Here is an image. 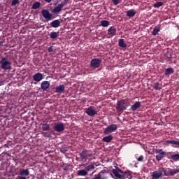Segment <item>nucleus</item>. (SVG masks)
Instances as JSON below:
<instances>
[{"instance_id": "nucleus-23", "label": "nucleus", "mask_w": 179, "mask_h": 179, "mask_svg": "<svg viewBox=\"0 0 179 179\" xmlns=\"http://www.w3.org/2000/svg\"><path fill=\"white\" fill-rule=\"evenodd\" d=\"M50 129V126L47 123L41 124V130L43 131H48Z\"/></svg>"}, {"instance_id": "nucleus-1", "label": "nucleus", "mask_w": 179, "mask_h": 179, "mask_svg": "<svg viewBox=\"0 0 179 179\" xmlns=\"http://www.w3.org/2000/svg\"><path fill=\"white\" fill-rule=\"evenodd\" d=\"M112 173L117 179H132L130 171H125L123 172L120 169L116 168V169H113Z\"/></svg>"}, {"instance_id": "nucleus-22", "label": "nucleus", "mask_w": 179, "mask_h": 179, "mask_svg": "<svg viewBox=\"0 0 179 179\" xmlns=\"http://www.w3.org/2000/svg\"><path fill=\"white\" fill-rule=\"evenodd\" d=\"M136 14V11L134 10H129L127 11V17H129V18L134 17Z\"/></svg>"}, {"instance_id": "nucleus-26", "label": "nucleus", "mask_w": 179, "mask_h": 179, "mask_svg": "<svg viewBox=\"0 0 179 179\" xmlns=\"http://www.w3.org/2000/svg\"><path fill=\"white\" fill-rule=\"evenodd\" d=\"M113 141V136H105V137H103L102 138V141L103 142H105V143H110Z\"/></svg>"}, {"instance_id": "nucleus-19", "label": "nucleus", "mask_w": 179, "mask_h": 179, "mask_svg": "<svg viewBox=\"0 0 179 179\" xmlns=\"http://www.w3.org/2000/svg\"><path fill=\"white\" fill-rule=\"evenodd\" d=\"M61 25V22L59 20H55L50 23V26L53 28H57Z\"/></svg>"}, {"instance_id": "nucleus-20", "label": "nucleus", "mask_w": 179, "mask_h": 179, "mask_svg": "<svg viewBox=\"0 0 179 179\" xmlns=\"http://www.w3.org/2000/svg\"><path fill=\"white\" fill-rule=\"evenodd\" d=\"M174 73V69L173 68H167L165 69V76L169 77L170 75H172Z\"/></svg>"}, {"instance_id": "nucleus-12", "label": "nucleus", "mask_w": 179, "mask_h": 179, "mask_svg": "<svg viewBox=\"0 0 179 179\" xmlns=\"http://www.w3.org/2000/svg\"><path fill=\"white\" fill-rule=\"evenodd\" d=\"M85 113L90 117H94L97 115V111L94 110V107L90 106L85 110Z\"/></svg>"}, {"instance_id": "nucleus-35", "label": "nucleus", "mask_w": 179, "mask_h": 179, "mask_svg": "<svg viewBox=\"0 0 179 179\" xmlns=\"http://www.w3.org/2000/svg\"><path fill=\"white\" fill-rule=\"evenodd\" d=\"M153 89L155 90H161V87H159V83H154Z\"/></svg>"}, {"instance_id": "nucleus-48", "label": "nucleus", "mask_w": 179, "mask_h": 179, "mask_svg": "<svg viewBox=\"0 0 179 179\" xmlns=\"http://www.w3.org/2000/svg\"><path fill=\"white\" fill-rule=\"evenodd\" d=\"M45 2H47L48 3H50L51 1H52V0H44Z\"/></svg>"}, {"instance_id": "nucleus-28", "label": "nucleus", "mask_w": 179, "mask_h": 179, "mask_svg": "<svg viewBox=\"0 0 179 179\" xmlns=\"http://www.w3.org/2000/svg\"><path fill=\"white\" fill-rule=\"evenodd\" d=\"M57 37H59V32L53 31L50 33V38L52 40H55V38H57Z\"/></svg>"}, {"instance_id": "nucleus-31", "label": "nucleus", "mask_w": 179, "mask_h": 179, "mask_svg": "<svg viewBox=\"0 0 179 179\" xmlns=\"http://www.w3.org/2000/svg\"><path fill=\"white\" fill-rule=\"evenodd\" d=\"M87 172L85 170H81V171H78V176H87Z\"/></svg>"}, {"instance_id": "nucleus-51", "label": "nucleus", "mask_w": 179, "mask_h": 179, "mask_svg": "<svg viewBox=\"0 0 179 179\" xmlns=\"http://www.w3.org/2000/svg\"><path fill=\"white\" fill-rule=\"evenodd\" d=\"M8 179H10V178H8Z\"/></svg>"}, {"instance_id": "nucleus-40", "label": "nucleus", "mask_w": 179, "mask_h": 179, "mask_svg": "<svg viewBox=\"0 0 179 179\" xmlns=\"http://www.w3.org/2000/svg\"><path fill=\"white\" fill-rule=\"evenodd\" d=\"M69 165H66L65 166H64L63 168V171L65 172V173H67L68 171L69 170Z\"/></svg>"}, {"instance_id": "nucleus-30", "label": "nucleus", "mask_w": 179, "mask_h": 179, "mask_svg": "<svg viewBox=\"0 0 179 179\" xmlns=\"http://www.w3.org/2000/svg\"><path fill=\"white\" fill-rule=\"evenodd\" d=\"M94 164L92 163V164L90 165H88L87 166L85 167V170L86 171H94Z\"/></svg>"}, {"instance_id": "nucleus-46", "label": "nucleus", "mask_w": 179, "mask_h": 179, "mask_svg": "<svg viewBox=\"0 0 179 179\" xmlns=\"http://www.w3.org/2000/svg\"><path fill=\"white\" fill-rule=\"evenodd\" d=\"M66 151H67V148H62V149H61L62 152H66Z\"/></svg>"}, {"instance_id": "nucleus-50", "label": "nucleus", "mask_w": 179, "mask_h": 179, "mask_svg": "<svg viewBox=\"0 0 179 179\" xmlns=\"http://www.w3.org/2000/svg\"><path fill=\"white\" fill-rule=\"evenodd\" d=\"M3 43L0 41V46H2Z\"/></svg>"}, {"instance_id": "nucleus-2", "label": "nucleus", "mask_w": 179, "mask_h": 179, "mask_svg": "<svg viewBox=\"0 0 179 179\" xmlns=\"http://www.w3.org/2000/svg\"><path fill=\"white\" fill-rule=\"evenodd\" d=\"M131 100L126 99H121L118 101L116 104V110L118 113H122L124 110L127 109V107L130 106Z\"/></svg>"}, {"instance_id": "nucleus-14", "label": "nucleus", "mask_w": 179, "mask_h": 179, "mask_svg": "<svg viewBox=\"0 0 179 179\" xmlns=\"http://www.w3.org/2000/svg\"><path fill=\"white\" fill-rule=\"evenodd\" d=\"M49 87H50V83L49 81H43L41 83V89L43 90V92L48 91Z\"/></svg>"}, {"instance_id": "nucleus-29", "label": "nucleus", "mask_w": 179, "mask_h": 179, "mask_svg": "<svg viewBox=\"0 0 179 179\" xmlns=\"http://www.w3.org/2000/svg\"><path fill=\"white\" fill-rule=\"evenodd\" d=\"M100 25L102 26V27H108L110 25V22L107 20L101 21Z\"/></svg>"}, {"instance_id": "nucleus-41", "label": "nucleus", "mask_w": 179, "mask_h": 179, "mask_svg": "<svg viewBox=\"0 0 179 179\" xmlns=\"http://www.w3.org/2000/svg\"><path fill=\"white\" fill-rule=\"evenodd\" d=\"M156 153L161 154V153H166V152H164L163 149H158V150H156Z\"/></svg>"}, {"instance_id": "nucleus-32", "label": "nucleus", "mask_w": 179, "mask_h": 179, "mask_svg": "<svg viewBox=\"0 0 179 179\" xmlns=\"http://www.w3.org/2000/svg\"><path fill=\"white\" fill-rule=\"evenodd\" d=\"M166 143L179 146V142L176 141L167 140L166 141Z\"/></svg>"}, {"instance_id": "nucleus-3", "label": "nucleus", "mask_w": 179, "mask_h": 179, "mask_svg": "<svg viewBox=\"0 0 179 179\" xmlns=\"http://www.w3.org/2000/svg\"><path fill=\"white\" fill-rule=\"evenodd\" d=\"M80 157H81V161L83 163H86L88 158L92 157V152L90 150L83 149L81 152L79 154Z\"/></svg>"}, {"instance_id": "nucleus-49", "label": "nucleus", "mask_w": 179, "mask_h": 179, "mask_svg": "<svg viewBox=\"0 0 179 179\" xmlns=\"http://www.w3.org/2000/svg\"><path fill=\"white\" fill-rule=\"evenodd\" d=\"M69 0H64V2H66V3H68Z\"/></svg>"}, {"instance_id": "nucleus-9", "label": "nucleus", "mask_w": 179, "mask_h": 179, "mask_svg": "<svg viewBox=\"0 0 179 179\" xmlns=\"http://www.w3.org/2000/svg\"><path fill=\"white\" fill-rule=\"evenodd\" d=\"M101 64V59H92L91 61H90V66H92V68H94V69H98L99 68L100 65Z\"/></svg>"}, {"instance_id": "nucleus-6", "label": "nucleus", "mask_w": 179, "mask_h": 179, "mask_svg": "<svg viewBox=\"0 0 179 179\" xmlns=\"http://www.w3.org/2000/svg\"><path fill=\"white\" fill-rule=\"evenodd\" d=\"M117 128H118V127L117 126V124H112L109 125L108 127L105 128L103 134L104 135H108L110 133L115 131Z\"/></svg>"}, {"instance_id": "nucleus-8", "label": "nucleus", "mask_w": 179, "mask_h": 179, "mask_svg": "<svg viewBox=\"0 0 179 179\" xmlns=\"http://www.w3.org/2000/svg\"><path fill=\"white\" fill-rule=\"evenodd\" d=\"M164 168H159L157 171H154L152 173V179H159L161 178L162 176H163Z\"/></svg>"}, {"instance_id": "nucleus-47", "label": "nucleus", "mask_w": 179, "mask_h": 179, "mask_svg": "<svg viewBox=\"0 0 179 179\" xmlns=\"http://www.w3.org/2000/svg\"><path fill=\"white\" fill-rule=\"evenodd\" d=\"M17 179H27L26 177L24 176H17Z\"/></svg>"}, {"instance_id": "nucleus-27", "label": "nucleus", "mask_w": 179, "mask_h": 179, "mask_svg": "<svg viewBox=\"0 0 179 179\" xmlns=\"http://www.w3.org/2000/svg\"><path fill=\"white\" fill-rule=\"evenodd\" d=\"M118 45L121 48H127V43H124V39H119L118 41Z\"/></svg>"}, {"instance_id": "nucleus-39", "label": "nucleus", "mask_w": 179, "mask_h": 179, "mask_svg": "<svg viewBox=\"0 0 179 179\" xmlns=\"http://www.w3.org/2000/svg\"><path fill=\"white\" fill-rule=\"evenodd\" d=\"M43 136L45 138H50L51 137L50 133H49V132H43Z\"/></svg>"}, {"instance_id": "nucleus-10", "label": "nucleus", "mask_w": 179, "mask_h": 179, "mask_svg": "<svg viewBox=\"0 0 179 179\" xmlns=\"http://www.w3.org/2000/svg\"><path fill=\"white\" fill-rule=\"evenodd\" d=\"M41 15H43V18H45L47 21H50L52 20V14H51L48 10H41Z\"/></svg>"}, {"instance_id": "nucleus-43", "label": "nucleus", "mask_w": 179, "mask_h": 179, "mask_svg": "<svg viewBox=\"0 0 179 179\" xmlns=\"http://www.w3.org/2000/svg\"><path fill=\"white\" fill-rule=\"evenodd\" d=\"M113 3H114L115 6H117L119 4V0H112Z\"/></svg>"}, {"instance_id": "nucleus-21", "label": "nucleus", "mask_w": 179, "mask_h": 179, "mask_svg": "<svg viewBox=\"0 0 179 179\" xmlns=\"http://www.w3.org/2000/svg\"><path fill=\"white\" fill-rule=\"evenodd\" d=\"M103 174H106V171L105 170L101 171L100 173L96 175L94 178L91 179H106V178H101Z\"/></svg>"}, {"instance_id": "nucleus-16", "label": "nucleus", "mask_w": 179, "mask_h": 179, "mask_svg": "<svg viewBox=\"0 0 179 179\" xmlns=\"http://www.w3.org/2000/svg\"><path fill=\"white\" fill-rule=\"evenodd\" d=\"M108 36H110V37H113L117 35V29L116 28L113 27H109L108 30Z\"/></svg>"}, {"instance_id": "nucleus-34", "label": "nucleus", "mask_w": 179, "mask_h": 179, "mask_svg": "<svg viewBox=\"0 0 179 179\" xmlns=\"http://www.w3.org/2000/svg\"><path fill=\"white\" fill-rule=\"evenodd\" d=\"M162 6H163V2H156L153 5V7L157 8H161Z\"/></svg>"}, {"instance_id": "nucleus-17", "label": "nucleus", "mask_w": 179, "mask_h": 179, "mask_svg": "<svg viewBox=\"0 0 179 179\" xmlns=\"http://www.w3.org/2000/svg\"><path fill=\"white\" fill-rule=\"evenodd\" d=\"M141 106V102L136 101L134 104L131 105V111H136L138 108H140Z\"/></svg>"}, {"instance_id": "nucleus-24", "label": "nucleus", "mask_w": 179, "mask_h": 179, "mask_svg": "<svg viewBox=\"0 0 179 179\" xmlns=\"http://www.w3.org/2000/svg\"><path fill=\"white\" fill-rule=\"evenodd\" d=\"M166 156V152H160L156 155V161L160 162Z\"/></svg>"}, {"instance_id": "nucleus-4", "label": "nucleus", "mask_w": 179, "mask_h": 179, "mask_svg": "<svg viewBox=\"0 0 179 179\" xmlns=\"http://www.w3.org/2000/svg\"><path fill=\"white\" fill-rule=\"evenodd\" d=\"M10 62H9L8 60V59L5 58V57H2L1 60H0V68H1V69L8 71V70H10L11 66H10Z\"/></svg>"}, {"instance_id": "nucleus-44", "label": "nucleus", "mask_w": 179, "mask_h": 179, "mask_svg": "<svg viewBox=\"0 0 179 179\" xmlns=\"http://www.w3.org/2000/svg\"><path fill=\"white\" fill-rule=\"evenodd\" d=\"M166 57H167L168 59H172L171 53L168 52L167 55H166Z\"/></svg>"}, {"instance_id": "nucleus-36", "label": "nucleus", "mask_w": 179, "mask_h": 179, "mask_svg": "<svg viewBox=\"0 0 179 179\" xmlns=\"http://www.w3.org/2000/svg\"><path fill=\"white\" fill-rule=\"evenodd\" d=\"M169 159H171L173 161H178L179 159V154H174V155Z\"/></svg>"}, {"instance_id": "nucleus-11", "label": "nucleus", "mask_w": 179, "mask_h": 179, "mask_svg": "<svg viewBox=\"0 0 179 179\" xmlns=\"http://www.w3.org/2000/svg\"><path fill=\"white\" fill-rule=\"evenodd\" d=\"M53 129H55V131L59 133L65 130V126L64 125V123H57L53 126Z\"/></svg>"}, {"instance_id": "nucleus-25", "label": "nucleus", "mask_w": 179, "mask_h": 179, "mask_svg": "<svg viewBox=\"0 0 179 179\" xmlns=\"http://www.w3.org/2000/svg\"><path fill=\"white\" fill-rule=\"evenodd\" d=\"M159 31H161V25H158V26L154 27L152 34H153V36H157L159 34Z\"/></svg>"}, {"instance_id": "nucleus-45", "label": "nucleus", "mask_w": 179, "mask_h": 179, "mask_svg": "<svg viewBox=\"0 0 179 179\" xmlns=\"http://www.w3.org/2000/svg\"><path fill=\"white\" fill-rule=\"evenodd\" d=\"M48 52H54L52 46H50L49 48H48Z\"/></svg>"}, {"instance_id": "nucleus-7", "label": "nucleus", "mask_w": 179, "mask_h": 179, "mask_svg": "<svg viewBox=\"0 0 179 179\" xmlns=\"http://www.w3.org/2000/svg\"><path fill=\"white\" fill-rule=\"evenodd\" d=\"M68 3L66 1H63L60 4L57 5V7H55V8L52 9L51 13L53 14H59L62 11V9L64 6H65Z\"/></svg>"}, {"instance_id": "nucleus-15", "label": "nucleus", "mask_w": 179, "mask_h": 179, "mask_svg": "<svg viewBox=\"0 0 179 179\" xmlns=\"http://www.w3.org/2000/svg\"><path fill=\"white\" fill-rule=\"evenodd\" d=\"M33 80H34L36 83H40L41 80H43V74L41 73H36L34 75H33Z\"/></svg>"}, {"instance_id": "nucleus-37", "label": "nucleus", "mask_w": 179, "mask_h": 179, "mask_svg": "<svg viewBox=\"0 0 179 179\" xmlns=\"http://www.w3.org/2000/svg\"><path fill=\"white\" fill-rule=\"evenodd\" d=\"M20 4V0H13L12 3H10L11 6H15L16 5Z\"/></svg>"}, {"instance_id": "nucleus-18", "label": "nucleus", "mask_w": 179, "mask_h": 179, "mask_svg": "<svg viewBox=\"0 0 179 179\" xmlns=\"http://www.w3.org/2000/svg\"><path fill=\"white\" fill-rule=\"evenodd\" d=\"M19 175H20L21 177H27L30 175V172L29 171V169H21L19 171Z\"/></svg>"}, {"instance_id": "nucleus-13", "label": "nucleus", "mask_w": 179, "mask_h": 179, "mask_svg": "<svg viewBox=\"0 0 179 179\" xmlns=\"http://www.w3.org/2000/svg\"><path fill=\"white\" fill-rule=\"evenodd\" d=\"M55 93L57 94H64L65 92V85L62 84L55 87Z\"/></svg>"}, {"instance_id": "nucleus-33", "label": "nucleus", "mask_w": 179, "mask_h": 179, "mask_svg": "<svg viewBox=\"0 0 179 179\" xmlns=\"http://www.w3.org/2000/svg\"><path fill=\"white\" fill-rule=\"evenodd\" d=\"M41 7V3L40 2H34V3H33L32 5V9L33 10H36L40 8Z\"/></svg>"}, {"instance_id": "nucleus-38", "label": "nucleus", "mask_w": 179, "mask_h": 179, "mask_svg": "<svg viewBox=\"0 0 179 179\" xmlns=\"http://www.w3.org/2000/svg\"><path fill=\"white\" fill-rule=\"evenodd\" d=\"M166 157H167L168 159L171 158L173 156H174L173 152H166Z\"/></svg>"}, {"instance_id": "nucleus-5", "label": "nucleus", "mask_w": 179, "mask_h": 179, "mask_svg": "<svg viewBox=\"0 0 179 179\" xmlns=\"http://www.w3.org/2000/svg\"><path fill=\"white\" fill-rule=\"evenodd\" d=\"M162 173H164L165 176L170 177V176H173L176 174H178V173H179V170L167 168L166 169H164V171H162Z\"/></svg>"}, {"instance_id": "nucleus-42", "label": "nucleus", "mask_w": 179, "mask_h": 179, "mask_svg": "<svg viewBox=\"0 0 179 179\" xmlns=\"http://www.w3.org/2000/svg\"><path fill=\"white\" fill-rule=\"evenodd\" d=\"M137 161H138L139 162H142L143 161V156L141 155V157L137 158Z\"/></svg>"}]
</instances>
